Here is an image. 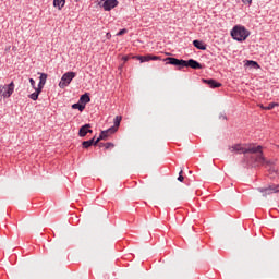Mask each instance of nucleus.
I'll return each mask as SVG.
<instances>
[{
	"mask_svg": "<svg viewBox=\"0 0 279 279\" xmlns=\"http://www.w3.org/2000/svg\"><path fill=\"white\" fill-rule=\"evenodd\" d=\"M165 62H167V64L169 65H173V66H179V70L183 69L184 66H186V61L184 60H179L177 58H166Z\"/></svg>",
	"mask_w": 279,
	"mask_h": 279,
	"instance_id": "6",
	"label": "nucleus"
},
{
	"mask_svg": "<svg viewBox=\"0 0 279 279\" xmlns=\"http://www.w3.org/2000/svg\"><path fill=\"white\" fill-rule=\"evenodd\" d=\"M135 60H138L140 63H145V62H149V57L147 56H136V57H132Z\"/></svg>",
	"mask_w": 279,
	"mask_h": 279,
	"instance_id": "20",
	"label": "nucleus"
},
{
	"mask_svg": "<svg viewBox=\"0 0 279 279\" xmlns=\"http://www.w3.org/2000/svg\"><path fill=\"white\" fill-rule=\"evenodd\" d=\"M128 60H130V57H128V56L122 57V61L128 62Z\"/></svg>",
	"mask_w": 279,
	"mask_h": 279,
	"instance_id": "29",
	"label": "nucleus"
},
{
	"mask_svg": "<svg viewBox=\"0 0 279 279\" xmlns=\"http://www.w3.org/2000/svg\"><path fill=\"white\" fill-rule=\"evenodd\" d=\"M90 102V97L87 93L83 94L82 97H80V104L86 105Z\"/></svg>",
	"mask_w": 279,
	"mask_h": 279,
	"instance_id": "17",
	"label": "nucleus"
},
{
	"mask_svg": "<svg viewBox=\"0 0 279 279\" xmlns=\"http://www.w3.org/2000/svg\"><path fill=\"white\" fill-rule=\"evenodd\" d=\"M122 117L121 116H116V119L113 120V126L111 129L118 130L119 126L121 125Z\"/></svg>",
	"mask_w": 279,
	"mask_h": 279,
	"instance_id": "18",
	"label": "nucleus"
},
{
	"mask_svg": "<svg viewBox=\"0 0 279 279\" xmlns=\"http://www.w3.org/2000/svg\"><path fill=\"white\" fill-rule=\"evenodd\" d=\"M204 83L209 85L210 88H219L221 87V83H217L215 80L209 78V80H204Z\"/></svg>",
	"mask_w": 279,
	"mask_h": 279,
	"instance_id": "12",
	"label": "nucleus"
},
{
	"mask_svg": "<svg viewBox=\"0 0 279 279\" xmlns=\"http://www.w3.org/2000/svg\"><path fill=\"white\" fill-rule=\"evenodd\" d=\"M64 5H66V0H53V8L57 10L61 11Z\"/></svg>",
	"mask_w": 279,
	"mask_h": 279,
	"instance_id": "13",
	"label": "nucleus"
},
{
	"mask_svg": "<svg viewBox=\"0 0 279 279\" xmlns=\"http://www.w3.org/2000/svg\"><path fill=\"white\" fill-rule=\"evenodd\" d=\"M75 77H76L75 72L65 73L60 78L59 88H62V89L66 88L71 84V81H73Z\"/></svg>",
	"mask_w": 279,
	"mask_h": 279,
	"instance_id": "4",
	"label": "nucleus"
},
{
	"mask_svg": "<svg viewBox=\"0 0 279 279\" xmlns=\"http://www.w3.org/2000/svg\"><path fill=\"white\" fill-rule=\"evenodd\" d=\"M229 149L239 155H250L251 162H254L256 166H271V161H268L262 155V146L235 144Z\"/></svg>",
	"mask_w": 279,
	"mask_h": 279,
	"instance_id": "1",
	"label": "nucleus"
},
{
	"mask_svg": "<svg viewBox=\"0 0 279 279\" xmlns=\"http://www.w3.org/2000/svg\"><path fill=\"white\" fill-rule=\"evenodd\" d=\"M98 143H96V141H94V138H90L89 141H83L82 142V146L83 148L87 149L90 146H97Z\"/></svg>",
	"mask_w": 279,
	"mask_h": 279,
	"instance_id": "15",
	"label": "nucleus"
},
{
	"mask_svg": "<svg viewBox=\"0 0 279 279\" xmlns=\"http://www.w3.org/2000/svg\"><path fill=\"white\" fill-rule=\"evenodd\" d=\"M87 134H93V130H90V124H85L78 130V136L85 137Z\"/></svg>",
	"mask_w": 279,
	"mask_h": 279,
	"instance_id": "8",
	"label": "nucleus"
},
{
	"mask_svg": "<svg viewBox=\"0 0 279 279\" xmlns=\"http://www.w3.org/2000/svg\"><path fill=\"white\" fill-rule=\"evenodd\" d=\"M184 68H191V69H194V70H201L202 69V64L198 63L197 61L191 59V60L185 61Z\"/></svg>",
	"mask_w": 279,
	"mask_h": 279,
	"instance_id": "10",
	"label": "nucleus"
},
{
	"mask_svg": "<svg viewBox=\"0 0 279 279\" xmlns=\"http://www.w3.org/2000/svg\"><path fill=\"white\" fill-rule=\"evenodd\" d=\"M193 46L198 50L206 51V45L201 40H193Z\"/></svg>",
	"mask_w": 279,
	"mask_h": 279,
	"instance_id": "16",
	"label": "nucleus"
},
{
	"mask_svg": "<svg viewBox=\"0 0 279 279\" xmlns=\"http://www.w3.org/2000/svg\"><path fill=\"white\" fill-rule=\"evenodd\" d=\"M147 58L149 59V61H159V60H161L160 57L153 56V54H147Z\"/></svg>",
	"mask_w": 279,
	"mask_h": 279,
	"instance_id": "22",
	"label": "nucleus"
},
{
	"mask_svg": "<svg viewBox=\"0 0 279 279\" xmlns=\"http://www.w3.org/2000/svg\"><path fill=\"white\" fill-rule=\"evenodd\" d=\"M278 106V104L275 102H270L269 105H267V107H265L264 105H260V109L265 110V111H271L272 109H275Z\"/></svg>",
	"mask_w": 279,
	"mask_h": 279,
	"instance_id": "19",
	"label": "nucleus"
},
{
	"mask_svg": "<svg viewBox=\"0 0 279 279\" xmlns=\"http://www.w3.org/2000/svg\"><path fill=\"white\" fill-rule=\"evenodd\" d=\"M39 74V84H37V88H43L45 86V84H47V77L48 75L45 73H37Z\"/></svg>",
	"mask_w": 279,
	"mask_h": 279,
	"instance_id": "11",
	"label": "nucleus"
},
{
	"mask_svg": "<svg viewBox=\"0 0 279 279\" xmlns=\"http://www.w3.org/2000/svg\"><path fill=\"white\" fill-rule=\"evenodd\" d=\"M113 146L114 145L112 143L108 142V143L105 144V149L113 148Z\"/></svg>",
	"mask_w": 279,
	"mask_h": 279,
	"instance_id": "26",
	"label": "nucleus"
},
{
	"mask_svg": "<svg viewBox=\"0 0 279 279\" xmlns=\"http://www.w3.org/2000/svg\"><path fill=\"white\" fill-rule=\"evenodd\" d=\"M119 2L117 0H99L98 5L101 7L105 11H112Z\"/></svg>",
	"mask_w": 279,
	"mask_h": 279,
	"instance_id": "5",
	"label": "nucleus"
},
{
	"mask_svg": "<svg viewBox=\"0 0 279 279\" xmlns=\"http://www.w3.org/2000/svg\"><path fill=\"white\" fill-rule=\"evenodd\" d=\"M72 109H78L80 112L84 111L85 109V104L81 105V104H73L71 106Z\"/></svg>",
	"mask_w": 279,
	"mask_h": 279,
	"instance_id": "21",
	"label": "nucleus"
},
{
	"mask_svg": "<svg viewBox=\"0 0 279 279\" xmlns=\"http://www.w3.org/2000/svg\"><path fill=\"white\" fill-rule=\"evenodd\" d=\"M177 181H179L181 183L184 181V177H182V170H181V172H179V178H177Z\"/></svg>",
	"mask_w": 279,
	"mask_h": 279,
	"instance_id": "27",
	"label": "nucleus"
},
{
	"mask_svg": "<svg viewBox=\"0 0 279 279\" xmlns=\"http://www.w3.org/2000/svg\"><path fill=\"white\" fill-rule=\"evenodd\" d=\"M128 33V29H120L119 33H117V36H123L124 34Z\"/></svg>",
	"mask_w": 279,
	"mask_h": 279,
	"instance_id": "25",
	"label": "nucleus"
},
{
	"mask_svg": "<svg viewBox=\"0 0 279 279\" xmlns=\"http://www.w3.org/2000/svg\"><path fill=\"white\" fill-rule=\"evenodd\" d=\"M28 82L31 83V86H33L34 89L38 88L36 87V82L34 81V78H29Z\"/></svg>",
	"mask_w": 279,
	"mask_h": 279,
	"instance_id": "24",
	"label": "nucleus"
},
{
	"mask_svg": "<svg viewBox=\"0 0 279 279\" xmlns=\"http://www.w3.org/2000/svg\"><path fill=\"white\" fill-rule=\"evenodd\" d=\"M262 193L265 195H271L272 193H279V184L278 185H270L269 187L260 189Z\"/></svg>",
	"mask_w": 279,
	"mask_h": 279,
	"instance_id": "9",
	"label": "nucleus"
},
{
	"mask_svg": "<svg viewBox=\"0 0 279 279\" xmlns=\"http://www.w3.org/2000/svg\"><path fill=\"white\" fill-rule=\"evenodd\" d=\"M110 38H112V35L110 33H107V39L109 40Z\"/></svg>",
	"mask_w": 279,
	"mask_h": 279,
	"instance_id": "30",
	"label": "nucleus"
},
{
	"mask_svg": "<svg viewBox=\"0 0 279 279\" xmlns=\"http://www.w3.org/2000/svg\"><path fill=\"white\" fill-rule=\"evenodd\" d=\"M14 93V83L11 82L5 85H0V101L4 98H10Z\"/></svg>",
	"mask_w": 279,
	"mask_h": 279,
	"instance_id": "3",
	"label": "nucleus"
},
{
	"mask_svg": "<svg viewBox=\"0 0 279 279\" xmlns=\"http://www.w3.org/2000/svg\"><path fill=\"white\" fill-rule=\"evenodd\" d=\"M230 35L232 36L233 40L243 43L250 36V32L243 26H235L232 28Z\"/></svg>",
	"mask_w": 279,
	"mask_h": 279,
	"instance_id": "2",
	"label": "nucleus"
},
{
	"mask_svg": "<svg viewBox=\"0 0 279 279\" xmlns=\"http://www.w3.org/2000/svg\"><path fill=\"white\" fill-rule=\"evenodd\" d=\"M120 70L122 69V65H120V68H119Z\"/></svg>",
	"mask_w": 279,
	"mask_h": 279,
	"instance_id": "33",
	"label": "nucleus"
},
{
	"mask_svg": "<svg viewBox=\"0 0 279 279\" xmlns=\"http://www.w3.org/2000/svg\"><path fill=\"white\" fill-rule=\"evenodd\" d=\"M117 132V128H110L108 130H105L102 131L100 134H99V137L96 138V144H99L100 141H107V138L112 135V134H116Z\"/></svg>",
	"mask_w": 279,
	"mask_h": 279,
	"instance_id": "7",
	"label": "nucleus"
},
{
	"mask_svg": "<svg viewBox=\"0 0 279 279\" xmlns=\"http://www.w3.org/2000/svg\"><path fill=\"white\" fill-rule=\"evenodd\" d=\"M74 2H80V0H74Z\"/></svg>",
	"mask_w": 279,
	"mask_h": 279,
	"instance_id": "32",
	"label": "nucleus"
},
{
	"mask_svg": "<svg viewBox=\"0 0 279 279\" xmlns=\"http://www.w3.org/2000/svg\"><path fill=\"white\" fill-rule=\"evenodd\" d=\"M33 94L28 95V98L33 99L34 101L38 100L39 94L43 92V87H37Z\"/></svg>",
	"mask_w": 279,
	"mask_h": 279,
	"instance_id": "14",
	"label": "nucleus"
},
{
	"mask_svg": "<svg viewBox=\"0 0 279 279\" xmlns=\"http://www.w3.org/2000/svg\"><path fill=\"white\" fill-rule=\"evenodd\" d=\"M247 66L258 69V63H256L255 61H247Z\"/></svg>",
	"mask_w": 279,
	"mask_h": 279,
	"instance_id": "23",
	"label": "nucleus"
},
{
	"mask_svg": "<svg viewBox=\"0 0 279 279\" xmlns=\"http://www.w3.org/2000/svg\"><path fill=\"white\" fill-rule=\"evenodd\" d=\"M99 147H105V144L104 143H99Z\"/></svg>",
	"mask_w": 279,
	"mask_h": 279,
	"instance_id": "31",
	"label": "nucleus"
},
{
	"mask_svg": "<svg viewBox=\"0 0 279 279\" xmlns=\"http://www.w3.org/2000/svg\"><path fill=\"white\" fill-rule=\"evenodd\" d=\"M245 5H252V0H242Z\"/></svg>",
	"mask_w": 279,
	"mask_h": 279,
	"instance_id": "28",
	"label": "nucleus"
}]
</instances>
